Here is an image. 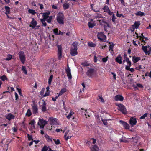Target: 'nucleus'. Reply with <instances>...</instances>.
<instances>
[{
  "instance_id": "f257e3e1",
  "label": "nucleus",
  "mask_w": 151,
  "mask_h": 151,
  "mask_svg": "<svg viewBox=\"0 0 151 151\" xmlns=\"http://www.w3.org/2000/svg\"><path fill=\"white\" fill-rule=\"evenodd\" d=\"M116 105L118 107V109L124 114H126L127 113L126 109L125 106L122 104H117Z\"/></svg>"
},
{
  "instance_id": "f03ea898",
  "label": "nucleus",
  "mask_w": 151,
  "mask_h": 151,
  "mask_svg": "<svg viewBox=\"0 0 151 151\" xmlns=\"http://www.w3.org/2000/svg\"><path fill=\"white\" fill-rule=\"evenodd\" d=\"M64 16L62 13H59L58 14L57 21L60 24H63V22Z\"/></svg>"
},
{
  "instance_id": "7ed1b4c3",
  "label": "nucleus",
  "mask_w": 151,
  "mask_h": 151,
  "mask_svg": "<svg viewBox=\"0 0 151 151\" xmlns=\"http://www.w3.org/2000/svg\"><path fill=\"white\" fill-rule=\"evenodd\" d=\"M47 121L44 120L42 119H39L38 125L40 126V128H43L47 124Z\"/></svg>"
},
{
  "instance_id": "20e7f679",
  "label": "nucleus",
  "mask_w": 151,
  "mask_h": 151,
  "mask_svg": "<svg viewBox=\"0 0 151 151\" xmlns=\"http://www.w3.org/2000/svg\"><path fill=\"white\" fill-rule=\"evenodd\" d=\"M50 13V12L49 11L46 12L42 13V16L43 18L40 19V21L42 23L45 22V21L46 20V19L48 17V15H49Z\"/></svg>"
},
{
  "instance_id": "39448f33",
  "label": "nucleus",
  "mask_w": 151,
  "mask_h": 151,
  "mask_svg": "<svg viewBox=\"0 0 151 151\" xmlns=\"http://www.w3.org/2000/svg\"><path fill=\"white\" fill-rule=\"evenodd\" d=\"M19 55L21 62L22 63L24 64L26 60L25 56L24 53L22 51L20 52L19 53Z\"/></svg>"
},
{
  "instance_id": "423d86ee",
  "label": "nucleus",
  "mask_w": 151,
  "mask_h": 151,
  "mask_svg": "<svg viewBox=\"0 0 151 151\" xmlns=\"http://www.w3.org/2000/svg\"><path fill=\"white\" fill-rule=\"evenodd\" d=\"M50 124L52 125L51 127H52V125H57L58 124L57 122V119L56 118H50L49 119Z\"/></svg>"
},
{
  "instance_id": "0eeeda50",
  "label": "nucleus",
  "mask_w": 151,
  "mask_h": 151,
  "mask_svg": "<svg viewBox=\"0 0 151 151\" xmlns=\"http://www.w3.org/2000/svg\"><path fill=\"white\" fill-rule=\"evenodd\" d=\"M46 103L43 100H42V101L40 102V106L41 108L42 111L44 112L46 111Z\"/></svg>"
},
{
  "instance_id": "6e6552de",
  "label": "nucleus",
  "mask_w": 151,
  "mask_h": 151,
  "mask_svg": "<svg viewBox=\"0 0 151 151\" xmlns=\"http://www.w3.org/2000/svg\"><path fill=\"white\" fill-rule=\"evenodd\" d=\"M69 130H67L65 133L64 138L66 140H67L68 139L71 138L72 137V136L70 135V133H69Z\"/></svg>"
},
{
  "instance_id": "1a4fd4ad",
  "label": "nucleus",
  "mask_w": 151,
  "mask_h": 151,
  "mask_svg": "<svg viewBox=\"0 0 151 151\" xmlns=\"http://www.w3.org/2000/svg\"><path fill=\"white\" fill-rule=\"evenodd\" d=\"M66 71L68 78L69 79H71L72 78V76L71 73V69L68 66V68L66 69Z\"/></svg>"
},
{
  "instance_id": "9d476101",
  "label": "nucleus",
  "mask_w": 151,
  "mask_h": 151,
  "mask_svg": "<svg viewBox=\"0 0 151 151\" xmlns=\"http://www.w3.org/2000/svg\"><path fill=\"white\" fill-rule=\"evenodd\" d=\"M137 122L136 119L131 117L129 120V123L132 126H133L134 125H135Z\"/></svg>"
},
{
  "instance_id": "9b49d317",
  "label": "nucleus",
  "mask_w": 151,
  "mask_h": 151,
  "mask_svg": "<svg viewBox=\"0 0 151 151\" xmlns=\"http://www.w3.org/2000/svg\"><path fill=\"white\" fill-rule=\"evenodd\" d=\"M58 57L59 59H60L61 58L62 55V47L61 45H58Z\"/></svg>"
},
{
  "instance_id": "f8f14e48",
  "label": "nucleus",
  "mask_w": 151,
  "mask_h": 151,
  "mask_svg": "<svg viewBox=\"0 0 151 151\" xmlns=\"http://www.w3.org/2000/svg\"><path fill=\"white\" fill-rule=\"evenodd\" d=\"M97 36L98 39L101 40H104L106 39V36L101 32L98 33Z\"/></svg>"
},
{
  "instance_id": "ddd939ff",
  "label": "nucleus",
  "mask_w": 151,
  "mask_h": 151,
  "mask_svg": "<svg viewBox=\"0 0 151 151\" xmlns=\"http://www.w3.org/2000/svg\"><path fill=\"white\" fill-rule=\"evenodd\" d=\"M119 122L125 129H129V125L127 123L122 120H120Z\"/></svg>"
},
{
  "instance_id": "4468645a",
  "label": "nucleus",
  "mask_w": 151,
  "mask_h": 151,
  "mask_svg": "<svg viewBox=\"0 0 151 151\" xmlns=\"http://www.w3.org/2000/svg\"><path fill=\"white\" fill-rule=\"evenodd\" d=\"M77 48H72L70 51V54L73 56H75L77 54Z\"/></svg>"
},
{
  "instance_id": "2eb2a0df",
  "label": "nucleus",
  "mask_w": 151,
  "mask_h": 151,
  "mask_svg": "<svg viewBox=\"0 0 151 151\" xmlns=\"http://www.w3.org/2000/svg\"><path fill=\"white\" fill-rule=\"evenodd\" d=\"M94 71V69H90L88 70L86 74L87 75L91 77H92V75L93 74Z\"/></svg>"
},
{
  "instance_id": "dca6fc26",
  "label": "nucleus",
  "mask_w": 151,
  "mask_h": 151,
  "mask_svg": "<svg viewBox=\"0 0 151 151\" xmlns=\"http://www.w3.org/2000/svg\"><path fill=\"white\" fill-rule=\"evenodd\" d=\"M36 25L37 22L33 18L32 21L31 22L30 24L29 25V27H32L33 29L36 27Z\"/></svg>"
},
{
  "instance_id": "f3484780",
  "label": "nucleus",
  "mask_w": 151,
  "mask_h": 151,
  "mask_svg": "<svg viewBox=\"0 0 151 151\" xmlns=\"http://www.w3.org/2000/svg\"><path fill=\"white\" fill-rule=\"evenodd\" d=\"M114 99L116 101H122L124 99V98L121 95H117L115 97Z\"/></svg>"
},
{
  "instance_id": "a211bd4d",
  "label": "nucleus",
  "mask_w": 151,
  "mask_h": 151,
  "mask_svg": "<svg viewBox=\"0 0 151 151\" xmlns=\"http://www.w3.org/2000/svg\"><path fill=\"white\" fill-rule=\"evenodd\" d=\"M32 106L33 113L36 114L37 113L38 109L37 106L35 104H33Z\"/></svg>"
},
{
  "instance_id": "6ab92c4d",
  "label": "nucleus",
  "mask_w": 151,
  "mask_h": 151,
  "mask_svg": "<svg viewBox=\"0 0 151 151\" xmlns=\"http://www.w3.org/2000/svg\"><path fill=\"white\" fill-rule=\"evenodd\" d=\"M115 60L119 64L122 63V57L120 55L118 56L115 59Z\"/></svg>"
},
{
  "instance_id": "aec40b11",
  "label": "nucleus",
  "mask_w": 151,
  "mask_h": 151,
  "mask_svg": "<svg viewBox=\"0 0 151 151\" xmlns=\"http://www.w3.org/2000/svg\"><path fill=\"white\" fill-rule=\"evenodd\" d=\"M98 21L99 23V24L101 25H102V23H104V24H107V26L108 27H109V24L107 23V22L104 19H102L101 20H98Z\"/></svg>"
},
{
  "instance_id": "412c9836",
  "label": "nucleus",
  "mask_w": 151,
  "mask_h": 151,
  "mask_svg": "<svg viewBox=\"0 0 151 151\" xmlns=\"http://www.w3.org/2000/svg\"><path fill=\"white\" fill-rule=\"evenodd\" d=\"M149 47V46H143L142 47V49L145 54L148 53V51Z\"/></svg>"
},
{
  "instance_id": "4be33fe9",
  "label": "nucleus",
  "mask_w": 151,
  "mask_h": 151,
  "mask_svg": "<svg viewBox=\"0 0 151 151\" xmlns=\"http://www.w3.org/2000/svg\"><path fill=\"white\" fill-rule=\"evenodd\" d=\"M14 116L11 114V113H9L7 114L6 116V118L9 120H11L12 119L14 118Z\"/></svg>"
},
{
  "instance_id": "5701e85b",
  "label": "nucleus",
  "mask_w": 151,
  "mask_h": 151,
  "mask_svg": "<svg viewBox=\"0 0 151 151\" xmlns=\"http://www.w3.org/2000/svg\"><path fill=\"white\" fill-rule=\"evenodd\" d=\"M42 151H53L47 146H45L42 149Z\"/></svg>"
},
{
  "instance_id": "b1692460",
  "label": "nucleus",
  "mask_w": 151,
  "mask_h": 151,
  "mask_svg": "<svg viewBox=\"0 0 151 151\" xmlns=\"http://www.w3.org/2000/svg\"><path fill=\"white\" fill-rule=\"evenodd\" d=\"M140 23L139 21H136L134 23V24L132 25V26L134 28L137 29L139 26L140 25Z\"/></svg>"
},
{
  "instance_id": "393cba45",
  "label": "nucleus",
  "mask_w": 151,
  "mask_h": 151,
  "mask_svg": "<svg viewBox=\"0 0 151 151\" xmlns=\"http://www.w3.org/2000/svg\"><path fill=\"white\" fill-rule=\"evenodd\" d=\"M35 123V121L32 120L29 123V124L31 125L30 128L31 129H33L35 128V126L34 125Z\"/></svg>"
},
{
  "instance_id": "a878e982",
  "label": "nucleus",
  "mask_w": 151,
  "mask_h": 151,
  "mask_svg": "<svg viewBox=\"0 0 151 151\" xmlns=\"http://www.w3.org/2000/svg\"><path fill=\"white\" fill-rule=\"evenodd\" d=\"M140 60V58L139 57H136L133 56V61L134 63H135Z\"/></svg>"
},
{
  "instance_id": "bb28decb",
  "label": "nucleus",
  "mask_w": 151,
  "mask_h": 151,
  "mask_svg": "<svg viewBox=\"0 0 151 151\" xmlns=\"http://www.w3.org/2000/svg\"><path fill=\"white\" fill-rule=\"evenodd\" d=\"M49 16V15H48V17H47V19H46V21L48 23H51V22L52 21L53 17L52 16Z\"/></svg>"
},
{
  "instance_id": "cd10ccee",
  "label": "nucleus",
  "mask_w": 151,
  "mask_h": 151,
  "mask_svg": "<svg viewBox=\"0 0 151 151\" xmlns=\"http://www.w3.org/2000/svg\"><path fill=\"white\" fill-rule=\"evenodd\" d=\"M135 15L139 16H142L144 15V13L141 11H138L135 13Z\"/></svg>"
},
{
  "instance_id": "c85d7f7f",
  "label": "nucleus",
  "mask_w": 151,
  "mask_h": 151,
  "mask_svg": "<svg viewBox=\"0 0 151 151\" xmlns=\"http://www.w3.org/2000/svg\"><path fill=\"white\" fill-rule=\"evenodd\" d=\"M94 18L95 19H97V18H104V17H103L100 14H95L94 16Z\"/></svg>"
},
{
  "instance_id": "c756f323",
  "label": "nucleus",
  "mask_w": 151,
  "mask_h": 151,
  "mask_svg": "<svg viewBox=\"0 0 151 151\" xmlns=\"http://www.w3.org/2000/svg\"><path fill=\"white\" fill-rule=\"evenodd\" d=\"M69 4L68 3H65L63 5V7L65 9H68L69 7Z\"/></svg>"
},
{
  "instance_id": "7c9ffc66",
  "label": "nucleus",
  "mask_w": 151,
  "mask_h": 151,
  "mask_svg": "<svg viewBox=\"0 0 151 151\" xmlns=\"http://www.w3.org/2000/svg\"><path fill=\"white\" fill-rule=\"evenodd\" d=\"M45 137L47 139L49 142H52V138H50V137L47 135H45Z\"/></svg>"
},
{
  "instance_id": "2f4dec72",
  "label": "nucleus",
  "mask_w": 151,
  "mask_h": 151,
  "mask_svg": "<svg viewBox=\"0 0 151 151\" xmlns=\"http://www.w3.org/2000/svg\"><path fill=\"white\" fill-rule=\"evenodd\" d=\"M88 45L89 46L91 47H94L96 45L95 44L91 42H88Z\"/></svg>"
},
{
  "instance_id": "473e14b6",
  "label": "nucleus",
  "mask_w": 151,
  "mask_h": 151,
  "mask_svg": "<svg viewBox=\"0 0 151 151\" xmlns=\"http://www.w3.org/2000/svg\"><path fill=\"white\" fill-rule=\"evenodd\" d=\"M5 9L6 11V12L5 13L6 15H8V14L10 12V8L8 6H5Z\"/></svg>"
},
{
  "instance_id": "72a5a7b5",
  "label": "nucleus",
  "mask_w": 151,
  "mask_h": 151,
  "mask_svg": "<svg viewBox=\"0 0 151 151\" xmlns=\"http://www.w3.org/2000/svg\"><path fill=\"white\" fill-rule=\"evenodd\" d=\"M22 71L23 73L25 74H27V72L26 70V67L24 66H23L22 69Z\"/></svg>"
},
{
  "instance_id": "f704fd0d",
  "label": "nucleus",
  "mask_w": 151,
  "mask_h": 151,
  "mask_svg": "<svg viewBox=\"0 0 151 151\" xmlns=\"http://www.w3.org/2000/svg\"><path fill=\"white\" fill-rule=\"evenodd\" d=\"M66 91L65 88L62 89L59 93V96H61Z\"/></svg>"
},
{
  "instance_id": "c9c22d12",
  "label": "nucleus",
  "mask_w": 151,
  "mask_h": 151,
  "mask_svg": "<svg viewBox=\"0 0 151 151\" xmlns=\"http://www.w3.org/2000/svg\"><path fill=\"white\" fill-rule=\"evenodd\" d=\"M73 113V112L72 111H70L69 114L67 116V118L68 119H70Z\"/></svg>"
},
{
  "instance_id": "e433bc0d",
  "label": "nucleus",
  "mask_w": 151,
  "mask_h": 151,
  "mask_svg": "<svg viewBox=\"0 0 151 151\" xmlns=\"http://www.w3.org/2000/svg\"><path fill=\"white\" fill-rule=\"evenodd\" d=\"M53 78V76L52 75H51L50 76V77L48 80V83L49 84H51Z\"/></svg>"
},
{
  "instance_id": "4c0bfd02",
  "label": "nucleus",
  "mask_w": 151,
  "mask_h": 151,
  "mask_svg": "<svg viewBox=\"0 0 151 151\" xmlns=\"http://www.w3.org/2000/svg\"><path fill=\"white\" fill-rule=\"evenodd\" d=\"M54 32L57 35H59L61 34L60 31H59L58 32V29H54Z\"/></svg>"
},
{
  "instance_id": "58836bf2",
  "label": "nucleus",
  "mask_w": 151,
  "mask_h": 151,
  "mask_svg": "<svg viewBox=\"0 0 151 151\" xmlns=\"http://www.w3.org/2000/svg\"><path fill=\"white\" fill-rule=\"evenodd\" d=\"M32 114V113L30 109H28L26 113V115L28 116H29Z\"/></svg>"
},
{
  "instance_id": "ea45409f",
  "label": "nucleus",
  "mask_w": 151,
  "mask_h": 151,
  "mask_svg": "<svg viewBox=\"0 0 151 151\" xmlns=\"http://www.w3.org/2000/svg\"><path fill=\"white\" fill-rule=\"evenodd\" d=\"M78 45V43L76 42H75L72 44L73 47L72 48H77V46Z\"/></svg>"
},
{
  "instance_id": "a19ab883",
  "label": "nucleus",
  "mask_w": 151,
  "mask_h": 151,
  "mask_svg": "<svg viewBox=\"0 0 151 151\" xmlns=\"http://www.w3.org/2000/svg\"><path fill=\"white\" fill-rule=\"evenodd\" d=\"M98 100L100 102L102 103H104V101L102 97L100 96H99V98L98 99Z\"/></svg>"
},
{
  "instance_id": "79ce46f5",
  "label": "nucleus",
  "mask_w": 151,
  "mask_h": 151,
  "mask_svg": "<svg viewBox=\"0 0 151 151\" xmlns=\"http://www.w3.org/2000/svg\"><path fill=\"white\" fill-rule=\"evenodd\" d=\"M89 27L90 28H92L95 25V24L89 22L88 24Z\"/></svg>"
},
{
  "instance_id": "37998d69",
  "label": "nucleus",
  "mask_w": 151,
  "mask_h": 151,
  "mask_svg": "<svg viewBox=\"0 0 151 151\" xmlns=\"http://www.w3.org/2000/svg\"><path fill=\"white\" fill-rule=\"evenodd\" d=\"M12 56L10 54H8L7 55V58L5 59L6 60H9L12 58Z\"/></svg>"
},
{
  "instance_id": "c03bdc74",
  "label": "nucleus",
  "mask_w": 151,
  "mask_h": 151,
  "mask_svg": "<svg viewBox=\"0 0 151 151\" xmlns=\"http://www.w3.org/2000/svg\"><path fill=\"white\" fill-rule=\"evenodd\" d=\"M28 12L29 13L32 14V15H34L36 13V12L34 10L32 9H29L28 10Z\"/></svg>"
},
{
  "instance_id": "a18cd8bd",
  "label": "nucleus",
  "mask_w": 151,
  "mask_h": 151,
  "mask_svg": "<svg viewBox=\"0 0 151 151\" xmlns=\"http://www.w3.org/2000/svg\"><path fill=\"white\" fill-rule=\"evenodd\" d=\"M95 150L96 151H98L99 148L97 146L94 145L93 146V147L91 149V150Z\"/></svg>"
},
{
  "instance_id": "49530a36",
  "label": "nucleus",
  "mask_w": 151,
  "mask_h": 151,
  "mask_svg": "<svg viewBox=\"0 0 151 151\" xmlns=\"http://www.w3.org/2000/svg\"><path fill=\"white\" fill-rule=\"evenodd\" d=\"M103 9L104 10V11L106 12H108L110 10L107 6H105L103 8Z\"/></svg>"
},
{
  "instance_id": "de8ad7c7",
  "label": "nucleus",
  "mask_w": 151,
  "mask_h": 151,
  "mask_svg": "<svg viewBox=\"0 0 151 151\" xmlns=\"http://www.w3.org/2000/svg\"><path fill=\"white\" fill-rule=\"evenodd\" d=\"M120 142H127V141L125 139L124 137H122L121 139H120Z\"/></svg>"
},
{
  "instance_id": "09e8293b",
  "label": "nucleus",
  "mask_w": 151,
  "mask_h": 151,
  "mask_svg": "<svg viewBox=\"0 0 151 151\" xmlns=\"http://www.w3.org/2000/svg\"><path fill=\"white\" fill-rule=\"evenodd\" d=\"M140 38V40H142V42H145L144 41H143L142 40L143 39H144L145 38V37L143 35V34L142 33L141 34V35L139 36Z\"/></svg>"
},
{
  "instance_id": "8fccbe9b",
  "label": "nucleus",
  "mask_w": 151,
  "mask_h": 151,
  "mask_svg": "<svg viewBox=\"0 0 151 151\" xmlns=\"http://www.w3.org/2000/svg\"><path fill=\"white\" fill-rule=\"evenodd\" d=\"M148 114L147 113L143 115L140 118L141 119H143L145 118V117L147 116Z\"/></svg>"
},
{
  "instance_id": "3c124183",
  "label": "nucleus",
  "mask_w": 151,
  "mask_h": 151,
  "mask_svg": "<svg viewBox=\"0 0 151 151\" xmlns=\"http://www.w3.org/2000/svg\"><path fill=\"white\" fill-rule=\"evenodd\" d=\"M45 91V89L43 88L42 89L40 92V94L43 97V95H44V92Z\"/></svg>"
},
{
  "instance_id": "603ef678",
  "label": "nucleus",
  "mask_w": 151,
  "mask_h": 151,
  "mask_svg": "<svg viewBox=\"0 0 151 151\" xmlns=\"http://www.w3.org/2000/svg\"><path fill=\"white\" fill-rule=\"evenodd\" d=\"M145 76H149L151 78V71L150 73H146L145 74Z\"/></svg>"
},
{
  "instance_id": "864d4df0",
  "label": "nucleus",
  "mask_w": 151,
  "mask_h": 151,
  "mask_svg": "<svg viewBox=\"0 0 151 151\" xmlns=\"http://www.w3.org/2000/svg\"><path fill=\"white\" fill-rule=\"evenodd\" d=\"M53 140L54 141L55 143L57 145L59 144L60 143L59 139L56 140L55 139H53Z\"/></svg>"
},
{
  "instance_id": "5fc2aeb1",
  "label": "nucleus",
  "mask_w": 151,
  "mask_h": 151,
  "mask_svg": "<svg viewBox=\"0 0 151 151\" xmlns=\"http://www.w3.org/2000/svg\"><path fill=\"white\" fill-rule=\"evenodd\" d=\"M18 92H19V94L20 95H22V93H21V89L18 88L17 87L16 88Z\"/></svg>"
},
{
  "instance_id": "6e6d98bb",
  "label": "nucleus",
  "mask_w": 151,
  "mask_h": 151,
  "mask_svg": "<svg viewBox=\"0 0 151 151\" xmlns=\"http://www.w3.org/2000/svg\"><path fill=\"white\" fill-rule=\"evenodd\" d=\"M50 93L49 91H47L46 92L45 94L43 95V97H45L46 96L49 95Z\"/></svg>"
},
{
  "instance_id": "4d7b16f0",
  "label": "nucleus",
  "mask_w": 151,
  "mask_h": 151,
  "mask_svg": "<svg viewBox=\"0 0 151 151\" xmlns=\"http://www.w3.org/2000/svg\"><path fill=\"white\" fill-rule=\"evenodd\" d=\"M116 16L117 17H122L123 18L124 17V16L122 14H119L118 13V12H117Z\"/></svg>"
},
{
  "instance_id": "13d9d810",
  "label": "nucleus",
  "mask_w": 151,
  "mask_h": 151,
  "mask_svg": "<svg viewBox=\"0 0 151 151\" xmlns=\"http://www.w3.org/2000/svg\"><path fill=\"white\" fill-rule=\"evenodd\" d=\"M81 64L84 66H87L89 65V64L86 63H82Z\"/></svg>"
},
{
  "instance_id": "bf43d9fd",
  "label": "nucleus",
  "mask_w": 151,
  "mask_h": 151,
  "mask_svg": "<svg viewBox=\"0 0 151 151\" xmlns=\"http://www.w3.org/2000/svg\"><path fill=\"white\" fill-rule=\"evenodd\" d=\"M116 17L115 16L114 14H113L112 18V21L113 22H115V21Z\"/></svg>"
},
{
  "instance_id": "052dcab7",
  "label": "nucleus",
  "mask_w": 151,
  "mask_h": 151,
  "mask_svg": "<svg viewBox=\"0 0 151 151\" xmlns=\"http://www.w3.org/2000/svg\"><path fill=\"white\" fill-rule=\"evenodd\" d=\"M109 44H110V45L109 46V50H112L113 48L114 45L112 44H111L110 43Z\"/></svg>"
},
{
  "instance_id": "680f3d73",
  "label": "nucleus",
  "mask_w": 151,
  "mask_h": 151,
  "mask_svg": "<svg viewBox=\"0 0 151 151\" xmlns=\"http://www.w3.org/2000/svg\"><path fill=\"white\" fill-rule=\"evenodd\" d=\"M111 74L113 75V77L114 78L115 80L116 79V74L112 72H111Z\"/></svg>"
},
{
  "instance_id": "e2e57ef3",
  "label": "nucleus",
  "mask_w": 151,
  "mask_h": 151,
  "mask_svg": "<svg viewBox=\"0 0 151 151\" xmlns=\"http://www.w3.org/2000/svg\"><path fill=\"white\" fill-rule=\"evenodd\" d=\"M102 121L104 125H106L107 124V120H106L102 119Z\"/></svg>"
},
{
  "instance_id": "0e129e2a",
  "label": "nucleus",
  "mask_w": 151,
  "mask_h": 151,
  "mask_svg": "<svg viewBox=\"0 0 151 151\" xmlns=\"http://www.w3.org/2000/svg\"><path fill=\"white\" fill-rule=\"evenodd\" d=\"M107 57L104 58H102V61H103V62H106L107 61Z\"/></svg>"
},
{
  "instance_id": "69168bd1",
  "label": "nucleus",
  "mask_w": 151,
  "mask_h": 151,
  "mask_svg": "<svg viewBox=\"0 0 151 151\" xmlns=\"http://www.w3.org/2000/svg\"><path fill=\"white\" fill-rule=\"evenodd\" d=\"M128 64L129 65V66H131V63L130 61H129V59H127V60L126 61Z\"/></svg>"
},
{
  "instance_id": "338daca9",
  "label": "nucleus",
  "mask_w": 151,
  "mask_h": 151,
  "mask_svg": "<svg viewBox=\"0 0 151 151\" xmlns=\"http://www.w3.org/2000/svg\"><path fill=\"white\" fill-rule=\"evenodd\" d=\"M1 79L3 81H4L6 79V76H3L1 77Z\"/></svg>"
},
{
  "instance_id": "774afa93",
  "label": "nucleus",
  "mask_w": 151,
  "mask_h": 151,
  "mask_svg": "<svg viewBox=\"0 0 151 151\" xmlns=\"http://www.w3.org/2000/svg\"><path fill=\"white\" fill-rule=\"evenodd\" d=\"M148 54L149 55L150 54H151V47H149L148 50Z\"/></svg>"
}]
</instances>
